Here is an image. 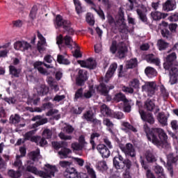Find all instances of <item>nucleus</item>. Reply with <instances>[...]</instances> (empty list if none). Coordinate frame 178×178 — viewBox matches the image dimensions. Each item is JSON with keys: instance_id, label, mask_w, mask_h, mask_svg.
Listing matches in <instances>:
<instances>
[{"instance_id": "27", "label": "nucleus", "mask_w": 178, "mask_h": 178, "mask_svg": "<svg viewBox=\"0 0 178 178\" xmlns=\"http://www.w3.org/2000/svg\"><path fill=\"white\" fill-rule=\"evenodd\" d=\"M134 105V103L131 100H126L124 103V112L127 113H130L131 112V106Z\"/></svg>"}, {"instance_id": "3", "label": "nucleus", "mask_w": 178, "mask_h": 178, "mask_svg": "<svg viewBox=\"0 0 178 178\" xmlns=\"http://www.w3.org/2000/svg\"><path fill=\"white\" fill-rule=\"evenodd\" d=\"M26 170L42 178L55 177V173H58V168H56V166L50 164L44 165V170L45 172L38 170L37 168L31 165H27Z\"/></svg>"}, {"instance_id": "23", "label": "nucleus", "mask_w": 178, "mask_h": 178, "mask_svg": "<svg viewBox=\"0 0 178 178\" xmlns=\"http://www.w3.org/2000/svg\"><path fill=\"white\" fill-rule=\"evenodd\" d=\"M154 173L157 175L158 178H168L163 172V168L161 165H156L154 168Z\"/></svg>"}, {"instance_id": "54", "label": "nucleus", "mask_w": 178, "mask_h": 178, "mask_svg": "<svg viewBox=\"0 0 178 178\" xmlns=\"http://www.w3.org/2000/svg\"><path fill=\"white\" fill-rule=\"evenodd\" d=\"M37 10H38L37 6H33L31 10L29 17H31L33 20V19H35V16H37Z\"/></svg>"}, {"instance_id": "56", "label": "nucleus", "mask_w": 178, "mask_h": 178, "mask_svg": "<svg viewBox=\"0 0 178 178\" xmlns=\"http://www.w3.org/2000/svg\"><path fill=\"white\" fill-rule=\"evenodd\" d=\"M97 13V15L103 19L105 20V14L104 13V11L102 9H97L95 7L92 8Z\"/></svg>"}, {"instance_id": "4", "label": "nucleus", "mask_w": 178, "mask_h": 178, "mask_svg": "<svg viewBox=\"0 0 178 178\" xmlns=\"http://www.w3.org/2000/svg\"><path fill=\"white\" fill-rule=\"evenodd\" d=\"M113 166L115 168V169H124L125 166L126 169L130 170L131 168V161H130L129 159L123 160V156H122L120 154L115 156L113 159Z\"/></svg>"}, {"instance_id": "38", "label": "nucleus", "mask_w": 178, "mask_h": 178, "mask_svg": "<svg viewBox=\"0 0 178 178\" xmlns=\"http://www.w3.org/2000/svg\"><path fill=\"white\" fill-rule=\"evenodd\" d=\"M160 96L163 98V99H166L169 97V92L166 90V88H165V86H160Z\"/></svg>"}, {"instance_id": "1", "label": "nucleus", "mask_w": 178, "mask_h": 178, "mask_svg": "<svg viewBox=\"0 0 178 178\" xmlns=\"http://www.w3.org/2000/svg\"><path fill=\"white\" fill-rule=\"evenodd\" d=\"M144 129L148 140L151 141L154 145L159 146L168 141V135H166L163 129L161 128H154L150 131L149 127L147 126H145Z\"/></svg>"}, {"instance_id": "51", "label": "nucleus", "mask_w": 178, "mask_h": 178, "mask_svg": "<svg viewBox=\"0 0 178 178\" xmlns=\"http://www.w3.org/2000/svg\"><path fill=\"white\" fill-rule=\"evenodd\" d=\"M111 118H114V119H123L124 115L122 112H112Z\"/></svg>"}, {"instance_id": "17", "label": "nucleus", "mask_w": 178, "mask_h": 178, "mask_svg": "<svg viewBox=\"0 0 178 178\" xmlns=\"http://www.w3.org/2000/svg\"><path fill=\"white\" fill-rule=\"evenodd\" d=\"M151 16L153 20H161V19H165L168 17V13H163L159 11H152Z\"/></svg>"}, {"instance_id": "15", "label": "nucleus", "mask_w": 178, "mask_h": 178, "mask_svg": "<svg viewBox=\"0 0 178 178\" xmlns=\"http://www.w3.org/2000/svg\"><path fill=\"white\" fill-rule=\"evenodd\" d=\"M118 69V64L116 63H113L110 65V67L108 70L107 71L106 76H105V82L108 83V81L112 76H113V73L116 72V70Z\"/></svg>"}, {"instance_id": "5", "label": "nucleus", "mask_w": 178, "mask_h": 178, "mask_svg": "<svg viewBox=\"0 0 178 178\" xmlns=\"http://www.w3.org/2000/svg\"><path fill=\"white\" fill-rule=\"evenodd\" d=\"M142 91L147 92L148 97H152L155 95V92L158 91V86L155 81H145L142 86Z\"/></svg>"}, {"instance_id": "49", "label": "nucleus", "mask_w": 178, "mask_h": 178, "mask_svg": "<svg viewBox=\"0 0 178 178\" xmlns=\"http://www.w3.org/2000/svg\"><path fill=\"white\" fill-rule=\"evenodd\" d=\"M22 165V160H20V156L17 155L16 160L14 162V166H15V168H18V169H23V166Z\"/></svg>"}, {"instance_id": "39", "label": "nucleus", "mask_w": 178, "mask_h": 178, "mask_svg": "<svg viewBox=\"0 0 178 178\" xmlns=\"http://www.w3.org/2000/svg\"><path fill=\"white\" fill-rule=\"evenodd\" d=\"M169 44H168V42H165L163 40H159L157 42V46H158L159 51H163V49H166V47Z\"/></svg>"}, {"instance_id": "13", "label": "nucleus", "mask_w": 178, "mask_h": 178, "mask_svg": "<svg viewBox=\"0 0 178 178\" xmlns=\"http://www.w3.org/2000/svg\"><path fill=\"white\" fill-rule=\"evenodd\" d=\"M139 113L142 120L147 122V123H149V124H154V123H155V119L154 118V115H152V114L149 113L145 115V112H144L143 110H139Z\"/></svg>"}, {"instance_id": "57", "label": "nucleus", "mask_w": 178, "mask_h": 178, "mask_svg": "<svg viewBox=\"0 0 178 178\" xmlns=\"http://www.w3.org/2000/svg\"><path fill=\"white\" fill-rule=\"evenodd\" d=\"M83 90L81 88L76 90L74 97V99L76 101H77V99H79V98H83Z\"/></svg>"}, {"instance_id": "21", "label": "nucleus", "mask_w": 178, "mask_h": 178, "mask_svg": "<svg viewBox=\"0 0 178 178\" xmlns=\"http://www.w3.org/2000/svg\"><path fill=\"white\" fill-rule=\"evenodd\" d=\"M113 88H115L113 86H111L108 88V87H106L104 83H101L100 86L97 87L98 91L102 92L103 95H108V92H109V90H113Z\"/></svg>"}, {"instance_id": "35", "label": "nucleus", "mask_w": 178, "mask_h": 178, "mask_svg": "<svg viewBox=\"0 0 178 178\" xmlns=\"http://www.w3.org/2000/svg\"><path fill=\"white\" fill-rule=\"evenodd\" d=\"M94 112L92 110H89L83 114V118L88 122H91L94 119Z\"/></svg>"}, {"instance_id": "10", "label": "nucleus", "mask_w": 178, "mask_h": 178, "mask_svg": "<svg viewBox=\"0 0 178 178\" xmlns=\"http://www.w3.org/2000/svg\"><path fill=\"white\" fill-rule=\"evenodd\" d=\"M79 65H81V67L86 69H95L97 63L92 58L87 59L86 60H78Z\"/></svg>"}, {"instance_id": "58", "label": "nucleus", "mask_w": 178, "mask_h": 178, "mask_svg": "<svg viewBox=\"0 0 178 178\" xmlns=\"http://www.w3.org/2000/svg\"><path fill=\"white\" fill-rule=\"evenodd\" d=\"M115 26H120L121 29L122 27L124 29L126 27V23H124V19L123 17H120V19L116 22Z\"/></svg>"}, {"instance_id": "34", "label": "nucleus", "mask_w": 178, "mask_h": 178, "mask_svg": "<svg viewBox=\"0 0 178 178\" xmlns=\"http://www.w3.org/2000/svg\"><path fill=\"white\" fill-rule=\"evenodd\" d=\"M97 169L99 170H102V172H104V170H108V165L106 164V161H99L96 165Z\"/></svg>"}, {"instance_id": "24", "label": "nucleus", "mask_w": 178, "mask_h": 178, "mask_svg": "<svg viewBox=\"0 0 178 178\" xmlns=\"http://www.w3.org/2000/svg\"><path fill=\"white\" fill-rule=\"evenodd\" d=\"M36 91L38 95H47L49 90L48 87H47L45 85H39L36 87Z\"/></svg>"}, {"instance_id": "41", "label": "nucleus", "mask_w": 178, "mask_h": 178, "mask_svg": "<svg viewBox=\"0 0 178 178\" xmlns=\"http://www.w3.org/2000/svg\"><path fill=\"white\" fill-rule=\"evenodd\" d=\"M146 159L147 162H156V158L151 152L147 151L145 154Z\"/></svg>"}, {"instance_id": "9", "label": "nucleus", "mask_w": 178, "mask_h": 178, "mask_svg": "<svg viewBox=\"0 0 178 178\" xmlns=\"http://www.w3.org/2000/svg\"><path fill=\"white\" fill-rule=\"evenodd\" d=\"M87 80V72L83 70H79L78 72V76L76 79V83L77 86H84Z\"/></svg>"}, {"instance_id": "62", "label": "nucleus", "mask_w": 178, "mask_h": 178, "mask_svg": "<svg viewBox=\"0 0 178 178\" xmlns=\"http://www.w3.org/2000/svg\"><path fill=\"white\" fill-rule=\"evenodd\" d=\"M122 90L124 92H127V94H133V92H134V89L127 86H123Z\"/></svg>"}, {"instance_id": "40", "label": "nucleus", "mask_w": 178, "mask_h": 178, "mask_svg": "<svg viewBox=\"0 0 178 178\" xmlns=\"http://www.w3.org/2000/svg\"><path fill=\"white\" fill-rule=\"evenodd\" d=\"M85 168L91 178H97V174H95V171L90 165H86Z\"/></svg>"}, {"instance_id": "22", "label": "nucleus", "mask_w": 178, "mask_h": 178, "mask_svg": "<svg viewBox=\"0 0 178 178\" xmlns=\"http://www.w3.org/2000/svg\"><path fill=\"white\" fill-rule=\"evenodd\" d=\"M146 60L148 63H154L156 66L161 65V60L156 58L153 54H149L146 56Z\"/></svg>"}, {"instance_id": "29", "label": "nucleus", "mask_w": 178, "mask_h": 178, "mask_svg": "<svg viewBox=\"0 0 178 178\" xmlns=\"http://www.w3.org/2000/svg\"><path fill=\"white\" fill-rule=\"evenodd\" d=\"M69 154H72V150L68 148L62 149L60 151L58 152V155L61 159H65L67 158V155H69Z\"/></svg>"}, {"instance_id": "36", "label": "nucleus", "mask_w": 178, "mask_h": 178, "mask_svg": "<svg viewBox=\"0 0 178 178\" xmlns=\"http://www.w3.org/2000/svg\"><path fill=\"white\" fill-rule=\"evenodd\" d=\"M29 158L32 159V161H37L41 158L40 155V150L37 149L35 152H31L29 153Z\"/></svg>"}, {"instance_id": "30", "label": "nucleus", "mask_w": 178, "mask_h": 178, "mask_svg": "<svg viewBox=\"0 0 178 178\" xmlns=\"http://www.w3.org/2000/svg\"><path fill=\"white\" fill-rule=\"evenodd\" d=\"M99 136H101V135H99V134H98L97 132L92 133L90 135V143L92 145V149H95V147L97 146V144H95V138H98V137H99Z\"/></svg>"}, {"instance_id": "42", "label": "nucleus", "mask_w": 178, "mask_h": 178, "mask_svg": "<svg viewBox=\"0 0 178 178\" xmlns=\"http://www.w3.org/2000/svg\"><path fill=\"white\" fill-rule=\"evenodd\" d=\"M114 99L117 102H120V101H122V102L124 103L126 101H127V98H126V96L123 95V93H118L115 95Z\"/></svg>"}, {"instance_id": "45", "label": "nucleus", "mask_w": 178, "mask_h": 178, "mask_svg": "<svg viewBox=\"0 0 178 178\" xmlns=\"http://www.w3.org/2000/svg\"><path fill=\"white\" fill-rule=\"evenodd\" d=\"M57 60L58 63H61L62 65H70V61L62 55H58L57 58Z\"/></svg>"}, {"instance_id": "37", "label": "nucleus", "mask_w": 178, "mask_h": 178, "mask_svg": "<svg viewBox=\"0 0 178 178\" xmlns=\"http://www.w3.org/2000/svg\"><path fill=\"white\" fill-rule=\"evenodd\" d=\"M127 69H133L137 66V58H133L127 61L126 63Z\"/></svg>"}, {"instance_id": "60", "label": "nucleus", "mask_w": 178, "mask_h": 178, "mask_svg": "<svg viewBox=\"0 0 178 178\" xmlns=\"http://www.w3.org/2000/svg\"><path fill=\"white\" fill-rule=\"evenodd\" d=\"M103 124L107 127H110V129L113 127V122H112L111 120L108 118H104L103 120Z\"/></svg>"}, {"instance_id": "64", "label": "nucleus", "mask_w": 178, "mask_h": 178, "mask_svg": "<svg viewBox=\"0 0 178 178\" xmlns=\"http://www.w3.org/2000/svg\"><path fill=\"white\" fill-rule=\"evenodd\" d=\"M168 20H170V22H178V13L170 16Z\"/></svg>"}, {"instance_id": "48", "label": "nucleus", "mask_w": 178, "mask_h": 178, "mask_svg": "<svg viewBox=\"0 0 178 178\" xmlns=\"http://www.w3.org/2000/svg\"><path fill=\"white\" fill-rule=\"evenodd\" d=\"M86 22L90 24V26H94V24H95L94 16H92L91 13H88L86 15Z\"/></svg>"}, {"instance_id": "46", "label": "nucleus", "mask_w": 178, "mask_h": 178, "mask_svg": "<svg viewBox=\"0 0 178 178\" xmlns=\"http://www.w3.org/2000/svg\"><path fill=\"white\" fill-rule=\"evenodd\" d=\"M94 94H95V90H94L93 88H90L88 90H86L84 94L83 97L84 98H91Z\"/></svg>"}, {"instance_id": "61", "label": "nucleus", "mask_w": 178, "mask_h": 178, "mask_svg": "<svg viewBox=\"0 0 178 178\" xmlns=\"http://www.w3.org/2000/svg\"><path fill=\"white\" fill-rule=\"evenodd\" d=\"M161 33L162 36L165 38H170L171 37L170 32L168 29H162Z\"/></svg>"}, {"instance_id": "55", "label": "nucleus", "mask_w": 178, "mask_h": 178, "mask_svg": "<svg viewBox=\"0 0 178 178\" xmlns=\"http://www.w3.org/2000/svg\"><path fill=\"white\" fill-rule=\"evenodd\" d=\"M59 165L61 168H65V169H67V168H70V165H72V162L66 161H61L59 162Z\"/></svg>"}, {"instance_id": "50", "label": "nucleus", "mask_w": 178, "mask_h": 178, "mask_svg": "<svg viewBox=\"0 0 178 178\" xmlns=\"http://www.w3.org/2000/svg\"><path fill=\"white\" fill-rule=\"evenodd\" d=\"M10 122L11 123H13L14 124L19 123V122H20V116H19V115H17V114L11 115L10 118Z\"/></svg>"}, {"instance_id": "47", "label": "nucleus", "mask_w": 178, "mask_h": 178, "mask_svg": "<svg viewBox=\"0 0 178 178\" xmlns=\"http://www.w3.org/2000/svg\"><path fill=\"white\" fill-rule=\"evenodd\" d=\"M8 175L10 177L13 178H19L20 176H22V173L20 171H15L13 170H8Z\"/></svg>"}, {"instance_id": "28", "label": "nucleus", "mask_w": 178, "mask_h": 178, "mask_svg": "<svg viewBox=\"0 0 178 178\" xmlns=\"http://www.w3.org/2000/svg\"><path fill=\"white\" fill-rule=\"evenodd\" d=\"M100 111L104 116H109L111 118L112 115V110H111L106 104L101 106Z\"/></svg>"}, {"instance_id": "63", "label": "nucleus", "mask_w": 178, "mask_h": 178, "mask_svg": "<svg viewBox=\"0 0 178 178\" xmlns=\"http://www.w3.org/2000/svg\"><path fill=\"white\" fill-rule=\"evenodd\" d=\"M43 136L46 138H51L52 137V131L49 129H44L43 131Z\"/></svg>"}, {"instance_id": "43", "label": "nucleus", "mask_w": 178, "mask_h": 178, "mask_svg": "<svg viewBox=\"0 0 178 178\" xmlns=\"http://www.w3.org/2000/svg\"><path fill=\"white\" fill-rule=\"evenodd\" d=\"M10 73L15 77H19V74H20V70H17V68L15 67L13 65H10Z\"/></svg>"}, {"instance_id": "25", "label": "nucleus", "mask_w": 178, "mask_h": 178, "mask_svg": "<svg viewBox=\"0 0 178 178\" xmlns=\"http://www.w3.org/2000/svg\"><path fill=\"white\" fill-rule=\"evenodd\" d=\"M136 12L141 22H143V23H147V15H145V13H144L145 12H147V10L144 8H142V9L138 8L136 10Z\"/></svg>"}, {"instance_id": "12", "label": "nucleus", "mask_w": 178, "mask_h": 178, "mask_svg": "<svg viewBox=\"0 0 178 178\" xmlns=\"http://www.w3.org/2000/svg\"><path fill=\"white\" fill-rule=\"evenodd\" d=\"M144 108L149 112H152L154 109H155V113H158V112H159V107L155 106V102L149 99L146 100L145 102Z\"/></svg>"}, {"instance_id": "59", "label": "nucleus", "mask_w": 178, "mask_h": 178, "mask_svg": "<svg viewBox=\"0 0 178 178\" xmlns=\"http://www.w3.org/2000/svg\"><path fill=\"white\" fill-rule=\"evenodd\" d=\"M74 5L76 6V13L80 14L81 12H83L81 9V3H80V1L79 0L74 1Z\"/></svg>"}, {"instance_id": "8", "label": "nucleus", "mask_w": 178, "mask_h": 178, "mask_svg": "<svg viewBox=\"0 0 178 178\" xmlns=\"http://www.w3.org/2000/svg\"><path fill=\"white\" fill-rule=\"evenodd\" d=\"M65 42V45L68 47V48H72L73 45H75V47H77V44H76V42L73 41L72 38L69 35H66L64 39L63 36L62 35H60L56 38V44L60 47V44L62 42Z\"/></svg>"}, {"instance_id": "33", "label": "nucleus", "mask_w": 178, "mask_h": 178, "mask_svg": "<svg viewBox=\"0 0 178 178\" xmlns=\"http://www.w3.org/2000/svg\"><path fill=\"white\" fill-rule=\"evenodd\" d=\"M126 52H127V47L126 46H122L118 49L117 56L120 58H124Z\"/></svg>"}, {"instance_id": "26", "label": "nucleus", "mask_w": 178, "mask_h": 178, "mask_svg": "<svg viewBox=\"0 0 178 178\" xmlns=\"http://www.w3.org/2000/svg\"><path fill=\"white\" fill-rule=\"evenodd\" d=\"M32 140L33 141V143H35L37 145H40V147H44V145H47V140L40 136H37L36 138H33Z\"/></svg>"}, {"instance_id": "19", "label": "nucleus", "mask_w": 178, "mask_h": 178, "mask_svg": "<svg viewBox=\"0 0 178 178\" xmlns=\"http://www.w3.org/2000/svg\"><path fill=\"white\" fill-rule=\"evenodd\" d=\"M65 177L67 178H76L77 177V171L75 168L71 167L67 168L65 174Z\"/></svg>"}, {"instance_id": "20", "label": "nucleus", "mask_w": 178, "mask_h": 178, "mask_svg": "<svg viewBox=\"0 0 178 178\" xmlns=\"http://www.w3.org/2000/svg\"><path fill=\"white\" fill-rule=\"evenodd\" d=\"M163 9L168 12L174 10V9H176V1L173 0H168L163 6Z\"/></svg>"}, {"instance_id": "11", "label": "nucleus", "mask_w": 178, "mask_h": 178, "mask_svg": "<svg viewBox=\"0 0 178 178\" xmlns=\"http://www.w3.org/2000/svg\"><path fill=\"white\" fill-rule=\"evenodd\" d=\"M31 45L26 41H17L14 43V48L17 51H27L29 48H31Z\"/></svg>"}, {"instance_id": "14", "label": "nucleus", "mask_w": 178, "mask_h": 178, "mask_svg": "<svg viewBox=\"0 0 178 178\" xmlns=\"http://www.w3.org/2000/svg\"><path fill=\"white\" fill-rule=\"evenodd\" d=\"M97 149L99 154H101L103 158H109L111 152L106 148V146L104 144H99L97 146Z\"/></svg>"}, {"instance_id": "52", "label": "nucleus", "mask_w": 178, "mask_h": 178, "mask_svg": "<svg viewBox=\"0 0 178 178\" xmlns=\"http://www.w3.org/2000/svg\"><path fill=\"white\" fill-rule=\"evenodd\" d=\"M130 87H133L134 88H140V81L138 79H134L129 83Z\"/></svg>"}, {"instance_id": "6", "label": "nucleus", "mask_w": 178, "mask_h": 178, "mask_svg": "<svg viewBox=\"0 0 178 178\" xmlns=\"http://www.w3.org/2000/svg\"><path fill=\"white\" fill-rule=\"evenodd\" d=\"M56 24L58 27H63L65 31H68L70 34H73L74 30L70 27V22L66 19H63L62 16L57 15L56 17Z\"/></svg>"}, {"instance_id": "16", "label": "nucleus", "mask_w": 178, "mask_h": 178, "mask_svg": "<svg viewBox=\"0 0 178 178\" xmlns=\"http://www.w3.org/2000/svg\"><path fill=\"white\" fill-rule=\"evenodd\" d=\"M42 65H44L43 62L37 61L33 64V66L35 69H37V70H38L40 74H43L44 76H48L49 73L45 69L42 67Z\"/></svg>"}, {"instance_id": "2", "label": "nucleus", "mask_w": 178, "mask_h": 178, "mask_svg": "<svg viewBox=\"0 0 178 178\" xmlns=\"http://www.w3.org/2000/svg\"><path fill=\"white\" fill-rule=\"evenodd\" d=\"M177 56L176 53H172L166 58V61L163 64L165 70L170 72V83L171 85L176 84L178 79L177 63L176 62Z\"/></svg>"}, {"instance_id": "32", "label": "nucleus", "mask_w": 178, "mask_h": 178, "mask_svg": "<svg viewBox=\"0 0 178 178\" xmlns=\"http://www.w3.org/2000/svg\"><path fill=\"white\" fill-rule=\"evenodd\" d=\"M158 120L162 126H168V117L163 113H159Z\"/></svg>"}, {"instance_id": "18", "label": "nucleus", "mask_w": 178, "mask_h": 178, "mask_svg": "<svg viewBox=\"0 0 178 178\" xmlns=\"http://www.w3.org/2000/svg\"><path fill=\"white\" fill-rule=\"evenodd\" d=\"M33 120H38L33 125V129L35 127H38V126H41L42 124H45V123H48V119L47 118H41V115H37L33 118Z\"/></svg>"}, {"instance_id": "53", "label": "nucleus", "mask_w": 178, "mask_h": 178, "mask_svg": "<svg viewBox=\"0 0 178 178\" xmlns=\"http://www.w3.org/2000/svg\"><path fill=\"white\" fill-rule=\"evenodd\" d=\"M72 148L74 151H81L84 147L79 143H73L72 144Z\"/></svg>"}, {"instance_id": "44", "label": "nucleus", "mask_w": 178, "mask_h": 178, "mask_svg": "<svg viewBox=\"0 0 178 178\" xmlns=\"http://www.w3.org/2000/svg\"><path fill=\"white\" fill-rule=\"evenodd\" d=\"M35 131H37L36 129L32 130V131H30L26 133L24 136V140H30L31 141L34 143V141L33 140V138H36V137L33 136V134H34V133H35Z\"/></svg>"}, {"instance_id": "31", "label": "nucleus", "mask_w": 178, "mask_h": 178, "mask_svg": "<svg viewBox=\"0 0 178 178\" xmlns=\"http://www.w3.org/2000/svg\"><path fill=\"white\" fill-rule=\"evenodd\" d=\"M145 73L148 76V77H154L156 76V70L152 67H147L145 70Z\"/></svg>"}, {"instance_id": "7", "label": "nucleus", "mask_w": 178, "mask_h": 178, "mask_svg": "<svg viewBox=\"0 0 178 178\" xmlns=\"http://www.w3.org/2000/svg\"><path fill=\"white\" fill-rule=\"evenodd\" d=\"M120 149L124 152L125 156L136 158V147L131 143H127L124 146H120Z\"/></svg>"}]
</instances>
